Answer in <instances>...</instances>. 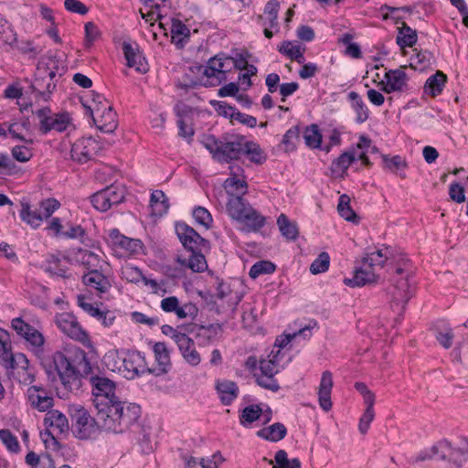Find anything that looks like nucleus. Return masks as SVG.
Wrapping results in <instances>:
<instances>
[{
  "label": "nucleus",
  "instance_id": "nucleus-7",
  "mask_svg": "<svg viewBox=\"0 0 468 468\" xmlns=\"http://www.w3.org/2000/svg\"><path fill=\"white\" fill-rule=\"evenodd\" d=\"M39 121L38 130L41 134H48L51 131L65 132L71 123V117L67 112H53L50 107H42L33 112Z\"/></svg>",
  "mask_w": 468,
  "mask_h": 468
},
{
  "label": "nucleus",
  "instance_id": "nucleus-41",
  "mask_svg": "<svg viewBox=\"0 0 468 468\" xmlns=\"http://www.w3.org/2000/svg\"><path fill=\"white\" fill-rule=\"evenodd\" d=\"M447 77L441 71H437L434 75L431 76L425 83V92L436 97L441 94L445 85Z\"/></svg>",
  "mask_w": 468,
  "mask_h": 468
},
{
  "label": "nucleus",
  "instance_id": "nucleus-54",
  "mask_svg": "<svg viewBox=\"0 0 468 468\" xmlns=\"http://www.w3.org/2000/svg\"><path fill=\"white\" fill-rule=\"evenodd\" d=\"M374 419V409L371 402V395L368 396L367 409L359 420L358 429L362 434H366Z\"/></svg>",
  "mask_w": 468,
  "mask_h": 468
},
{
  "label": "nucleus",
  "instance_id": "nucleus-62",
  "mask_svg": "<svg viewBox=\"0 0 468 468\" xmlns=\"http://www.w3.org/2000/svg\"><path fill=\"white\" fill-rule=\"evenodd\" d=\"M211 105L215 108L219 115H222L226 118H230L233 120L234 112L237 108L228 104L226 101H211Z\"/></svg>",
  "mask_w": 468,
  "mask_h": 468
},
{
  "label": "nucleus",
  "instance_id": "nucleus-64",
  "mask_svg": "<svg viewBox=\"0 0 468 468\" xmlns=\"http://www.w3.org/2000/svg\"><path fill=\"white\" fill-rule=\"evenodd\" d=\"M11 153H12V156L16 161L21 162V163H26V162L29 161L33 156L31 150L28 147L24 146V145L14 146L11 150Z\"/></svg>",
  "mask_w": 468,
  "mask_h": 468
},
{
  "label": "nucleus",
  "instance_id": "nucleus-34",
  "mask_svg": "<svg viewBox=\"0 0 468 468\" xmlns=\"http://www.w3.org/2000/svg\"><path fill=\"white\" fill-rule=\"evenodd\" d=\"M277 226L281 235L288 241H295L299 237V228L294 220L290 218L283 213L277 218Z\"/></svg>",
  "mask_w": 468,
  "mask_h": 468
},
{
  "label": "nucleus",
  "instance_id": "nucleus-8",
  "mask_svg": "<svg viewBox=\"0 0 468 468\" xmlns=\"http://www.w3.org/2000/svg\"><path fill=\"white\" fill-rule=\"evenodd\" d=\"M176 236L182 246L189 252L197 250H205L207 252L211 249V243L204 239L192 227L185 222H177L175 227Z\"/></svg>",
  "mask_w": 468,
  "mask_h": 468
},
{
  "label": "nucleus",
  "instance_id": "nucleus-40",
  "mask_svg": "<svg viewBox=\"0 0 468 468\" xmlns=\"http://www.w3.org/2000/svg\"><path fill=\"white\" fill-rule=\"evenodd\" d=\"M0 40L3 45L15 47L17 42V34L13 25L0 13Z\"/></svg>",
  "mask_w": 468,
  "mask_h": 468
},
{
  "label": "nucleus",
  "instance_id": "nucleus-14",
  "mask_svg": "<svg viewBox=\"0 0 468 468\" xmlns=\"http://www.w3.org/2000/svg\"><path fill=\"white\" fill-rule=\"evenodd\" d=\"M85 107L92 118L93 123L101 133H112L116 130L118 126L117 113L111 105L104 107L103 110L99 106L94 109L90 106Z\"/></svg>",
  "mask_w": 468,
  "mask_h": 468
},
{
  "label": "nucleus",
  "instance_id": "nucleus-6",
  "mask_svg": "<svg viewBox=\"0 0 468 468\" xmlns=\"http://www.w3.org/2000/svg\"><path fill=\"white\" fill-rule=\"evenodd\" d=\"M467 452L460 448H452L447 440H442L434 444L431 449L422 451L415 459V462H422L429 459L448 461L455 468H462L467 462Z\"/></svg>",
  "mask_w": 468,
  "mask_h": 468
},
{
  "label": "nucleus",
  "instance_id": "nucleus-29",
  "mask_svg": "<svg viewBox=\"0 0 468 468\" xmlns=\"http://www.w3.org/2000/svg\"><path fill=\"white\" fill-rule=\"evenodd\" d=\"M222 332V324L215 323L208 325H198L195 336L198 346H206L215 342L221 335Z\"/></svg>",
  "mask_w": 468,
  "mask_h": 468
},
{
  "label": "nucleus",
  "instance_id": "nucleus-51",
  "mask_svg": "<svg viewBox=\"0 0 468 468\" xmlns=\"http://www.w3.org/2000/svg\"><path fill=\"white\" fill-rule=\"evenodd\" d=\"M276 270V265L271 261H260L254 263L249 271V275L252 279L258 278L262 274H271Z\"/></svg>",
  "mask_w": 468,
  "mask_h": 468
},
{
  "label": "nucleus",
  "instance_id": "nucleus-18",
  "mask_svg": "<svg viewBox=\"0 0 468 468\" xmlns=\"http://www.w3.org/2000/svg\"><path fill=\"white\" fill-rule=\"evenodd\" d=\"M229 169L231 176L225 180L224 188L229 196L237 198L238 205H246L242 196L247 192L248 185L244 179L238 177L239 173L243 172V169L239 165H231Z\"/></svg>",
  "mask_w": 468,
  "mask_h": 468
},
{
  "label": "nucleus",
  "instance_id": "nucleus-28",
  "mask_svg": "<svg viewBox=\"0 0 468 468\" xmlns=\"http://www.w3.org/2000/svg\"><path fill=\"white\" fill-rule=\"evenodd\" d=\"M333 388V375L330 371L326 370L322 373L319 389L318 399L319 405L324 411H329L332 409L331 392Z\"/></svg>",
  "mask_w": 468,
  "mask_h": 468
},
{
  "label": "nucleus",
  "instance_id": "nucleus-46",
  "mask_svg": "<svg viewBox=\"0 0 468 468\" xmlns=\"http://www.w3.org/2000/svg\"><path fill=\"white\" fill-rule=\"evenodd\" d=\"M45 78H36L34 83L30 85L33 92H37V97L42 98L45 101L49 100L50 93L56 89V84L48 81L46 84Z\"/></svg>",
  "mask_w": 468,
  "mask_h": 468
},
{
  "label": "nucleus",
  "instance_id": "nucleus-10",
  "mask_svg": "<svg viewBox=\"0 0 468 468\" xmlns=\"http://www.w3.org/2000/svg\"><path fill=\"white\" fill-rule=\"evenodd\" d=\"M228 213L249 232H257L266 224V218L252 207H227Z\"/></svg>",
  "mask_w": 468,
  "mask_h": 468
},
{
  "label": "nucleus",
  "instance_id": "nucleus-61",
  "mask_svg": "<svg viewBox=\"0 0 468 468\" xmlns=\"http://www.w3.org/2000/svg\"><path fill=\"white\" fill-rule=\"evenodd\" d=\"M174 313L176 314L178 319H185L186 317L194 319L197 316L198 308L194 303L188 302L183 305L178 304Z\"/></svg>",
  "mask_w": 468,
  "mask_h": 468
},
{
  "label": "nucleus",
  "instance_id": "nucleus-24",
  "mask_svg": "<svg viewBox=\"0 0 468 468\" xmlns=\"http://www.w3.org/2000/svg\"><path fill=\"white\" fill-rule=\"evenodd\" d=\"M378 276L375 273V270L367 268L366 263L362 261V265L355 268L352 278H345L343 282L345 285L355 288L362 287L366 284L373 283L378 281Z\"/></svg>",
  "mask_w": 468,
  "mask_h": 468
},
{
  "label": "nucleus",
  "instance_id": "nucleus-47",
  "mask_svg": "<svg viewBox=\"0 0 468 468\" xmlns=\"http://www.w3.org/2000/svg\"><path fill=\"white\" fill-rule=\"evenodd\" d=\"M262 414V409L258 404H252L243 409L239 415V423L247 426L258 420Z\"/></svg>",
  "mask_w": 468,
  "mask_h": 468
},
{
  "label": "nucleus",
  "instance_id": "nucleus-48",
  "mask_svg": "<svg viewBox=\"0 0 468 468\" xmlns=\"http://www.w3.org/2000/svg\"><path fill=\"white\" fill-rule=\"evenodd\" d=\"M45 271L64 278L67 267L61 264V260L58 256L50 254L45 261Z\"/></svg>",
  "mask_w": 468,
  "mask_h": 468
},
{
  "label": "nucleus",
  "instance_id": "nucleus-15",
  "mask_svg": "<svg viewBox=\"0 0 468 468\" xmlns=\"http://www.w3.org/2000/svg\"><path fill=\"white\" fill-rule=\"evenodd\" d=\"M380 10L383 12L384 10H388V13H382L383 20L392 19L396 25L401 24V27H398V35L396 37V42L399 46L403 54L406 53L405 48L410 47V27L406 22L402 21V17L399 15L400 10L410 12V6L405 5L403 7H390L387 5L381 6Z\"/></svg>",
  "mask_w": 468,
  "mask_h": 468
},
{
  "label": "nucleus",
  "instance_id": "nucleus-13",
  "mask_svg": "<svg viewBox=\"0 0 468 468\" xmlns=\"http://www.w3.org/2000/svg\"><path fill=\"white\" fill-rule=\"evenodd\" d=\"M54 322L58 328L69 337L82 343L89 339L88 334L72 313L57 314Z\"/></svg>",
  "mask_w": 468,
  "mask_h": 468
},
{
  "label": "nucleus",
  "instance_id": "nucleus-63",
  "mask_svg": "<svg viewBox=\"0 0 468 468\" xmlns=\"http://www.w3.org/2000/svg\"><path fill=\"white\" fill-rule=\"evenodd\" d=\"M338 215L345 220L355 225L360 223V216L353 209V207H336Z\"/></svg>",
  "mask_w": 468,
  "mask_h": 468
},
{
  "label": "nucleus",
  "instance_id": "nucleus-9",
  "mask_svg": "<svg viewBox=\"0 0 468 468\" xmlns=\"http://www.w3.org/2000/svg\"><path fill=\"white\" fill-rule=\"evenodd\" d=\"M123 361L120 374L126 379H134L142 375L150 374L144 355L137 350L122 349Z\"/></svg>",
  "mask_w": 468,
  "mask_h": 468
},
{
  "label": "nucleus",
  "instance_id": "nucleus-31",
  "mask_svg": "<svg viewBox=\"0 0 468 468\" xmlns=\"http://www.w3.org/2000/svg\"><path fill=\"white\" fill-rule=\"evenodd\" d=\"M170 33L172 43L179 48H184L190 37L189 28L177 18L171 19Z\"/></svg>",
  "mask_w": 468,
  "mask_h": 468
},
{
  "label": "nucleus",
  "instance_id": "nucleus-1",
  "mask_svg": "<svg viewBox=\"0 0 468 468\" xmlns=\"http://www.w3.org/2000/svg\"><path fill=\"white\" fill-rule=\"evenodd\" d=\"M40 364L52 385L59 382L69 391L78 390L81 378L89 377L93 404L96 409H101V412L119 399L115 395V383L108 378L93 375L87 353L80 347L57 351L52 356L42 357Z\"/></svg>",
  "mask_w": 468,
  "mask_h": 468
},
{
  "label": "nucleus",
  "instance_id": "nucleus-39",
  "mask_svg": "<svg viewBox=\"0 0 468 468\" xmlns=\"http://www.w3.org/2000/svg\"><path fill=\"white\" fill-rule=\"evenodd\" d=\"M243 149L242 155H247L251 163L262 165L266 162L267 154L258 143L244 140Z\"/></svg>",
  "mask_w": 468,
  "mask_h": 468
},
{
  "label": "nucleus",
  "instance_id": "nucleus-22",
  "mask_svg": "<svg viewBox=\"0 0 468 468\" xmlns=\"http://www.w3.org/2000/svg\"><path fill=\"white\" fill-rule=\"evenodd\" d=\"M82 283L94 290L96 294L100 297L106 293L112 288V283L109 278L102 273V271H86L81 278Z\"/></svg>",
  "mask_w": 468,
  "mask_h": 468
},
{
  "label": "nucleus",
  "instance_id": "nucleus-12",
  "mask_svg": "<svg viewBox=\"0 0 468 468\" xmlns=\"http://www.w3.org/2000/svg\"><path fill=\"white\" fill-rule=\"evenodd\" d=\"M11 325L16 334L32 346V350L39 357L43 354L44 335L21 317L14 318L11 321Z\"/></svg>",
  "mask_w": 468,
  "mask_h": 468
},
{
  "label": "nucleus",
  "instance_id": "nucleus-56",
  "mask_svg": "<svg viewBox=\"0 0 468 468\" xmlns=\"http://www.w3.org/2000/svg\"><path fill=\"white\" fill-rule=\"evenodd\" d=\"M280 2L278 0H269L264 7V14L268 16V26L270 27H278V12Z\"/></svg>",
  "mask_w": 468,
  "mask_h": 468
},
{
  "label": "nucleus",
  "instance_id": "nucleus-50",
  "mask_svg": "<svg viewBox=\"0 0 468 468\" xmlns=\"http://www.w3.org/2000/svg\"><path fill=\"white\" fill-rule=\"evenodd\" d=\"M275 464L273 468H301V462L298 458L288 459L284 450H279L275 453Z\"/></svg>",
  "mask_w": 468,
  "mask_h": 468
},
{
  "label": "nucleus",
  "instance_id": "nucleus-60",
  "mask_svg": "<svg viewBox=\"0 0 468 468\" xmlns=\"http://www.w3.org/2000/svg\"><path fill=\"white\" fill-rule=\"evenodd\" d=\"M78 305L89 314L90 316L96 318L98 321L101 318V314L103 310H101L97 305L95 306L93 303H88L86 301V296L83 294H80L77 297Z\"/></svg>",
  "mask_w": 468,
  "mask_h": 468
},
{
  "label": "nucleus",
  "instance_id": "nucleus-44",
  "mask_svg": "<svg viewBox=\"0 0 468 468\" xmlns=\"http://www.w3.org/2000/svg\"><path fill=\"white\" fill-rule=\"evenodd\" d=\"M123 361L122 349L121 350H109L102 358V363L111 371L118 372L122 370Z\"/></svg>",
  "mask_w": 468,
  "mask_h": 468
},
{
  "label": "nucleus",
  "instance_id": "nucleus-53",
  "mask_svg": "<svg viewBox=\"0 0 468 468\" xmlns=\"http://www.w3.org/2000/svg\"><path fill=\"white\" fill-rule=\"evenodd\" d=\"M300 141V129L295 125L290 128L282 140L286 152H292L296 149V143Z\"/></svg>",
  "mask_w": 468,
  "mask_h": 468
},
{
  "label": "nucleus",
  "instance_id": "nucleus-2",
  "mask_svg": "<svg viewBox=\"0 0 468 468\" xmlns=\"http://www.w3.org/2000/svg\"><path fill=\"white\" fill-rule=\"evenodd\" d=\"M390 260L393 273L398 277H394L396 287L403 292L402 298L404 304L402 309L405 310L406 304L410 299V260L408 254L399 250H393L391 247H383L376 250L367 253L362 259L367 268L375 270L376 267L383 268L384 264Z\"/></svg>",
  "mask_w": 468,
  "mask_h": 468
},
{
  "label": "nucleus",
  "instance_id": "nucleus-23",
  "mask_svg": "<svg viewBox=\"0 0 468 468\" xmlns=\"http://www.w3.org/2000/svg\"><path fill=\"white\" fill-rule=\"evenodd\" d=\"M109 236L114 247L122 249L130 254H139L144 248L141 239L126 237L118 229H111Z\"/></svg>",
  "mask_w": 468,
  "mask_h": 468
},
{
  "label": "nucleus",
  "instance_id": "nucleus-30",
  "mask_svg": "<svg viewBox=\"0 0 468 468\" xmlns=\"http://www.w3.org/2000/svg\"><path fill=\"white\" fill-rule=\"evenodd\" d=\"M178 349L184 360L192 367H197L201 362V356L195 346L194 340L186 335L177 344Z\"/></svg>",
  "mask_w": 468,
  "mask_h": 468
},
{
  "label": "nucleus",
  "instance_id": "nucleus-16",
  "mask_svg": "<svg viewBox=\"0 0 468 468\" xmlns=\"http://www.w3.org/2000/svg\"><path fill=\"white\" fill-rule=\"evenodd\" d=\"M91 205H120L132 202L126 196V189L121 185H111L90 197Z\"/></svg>",
  "mask_w": 468,
  "mask_h": 468
},
{
  "label": "nucleus",
  "instance_id": "nucleus-21",
  "mask_svg": "<svg viewBox=\"0 0 468 468\" xmlns=\"http://www.w3.org/2000/svg\"><path fill=\"white\" fill-rule=\"evenodd\" d=\"M27 395L31 407L38 411H48L54 405L52 396H49L41 386H30L27 390Z\"/></svg>",
  "mask_w": 468,
  "mask_h": 468
},
{
  "label": "nucleus",
  "instance_id": "nucleus-36",
  "mask_svg": "<svg viewBox=\"0 0 468 468\" xmlns=\"http://www.w3.org/2000/svg\"><path fill=\"white\" fill-rule=\"evenodd\" d=\"M407 66H401L397 69H390L386 72L385 78L387 80V91L400 90L406 85L407 74L403 70Z\"/></svg>",
  "mask_w": 468,
  "mask_h": 468
},
{
  "label": "nucleus",
  "instance_id": "nucleus-3",
  "mask_svg": "<svg viewBox=\"0 0 468 468\" xmlns=\"http://www.w3.org/2000/svg\"><path fill=\"white\" fill-rule=\"evenodd\" d=\"M101 412L103 425L107 432L122 433L135 424L141 417L142 410L139 404L113 400Z\"/></svg>",
  "mask_w": 468,
  "mask_h": 468
},
{
  "label": "nucleus",
  "instance_id": "nucleus-26",
  "mask_svg": "<svg viewBox=\"0 0 468 468\" xmlns=\"http://www.w3.org/2000/svg\"><path fill=\"white\" fill-rule=\"evenodd\" d=\"M122 51L127 60V66L130 68H135L138 72L144 73L147 71V63L144 60L142 53L139 50L138 45L135 43L134 46L128 43H122Z\"/></svg>",
  "mask_w": 468,
  "mask_h": 468
},
{
  "label": "nucleus",
  "instance_id": "nucleus-11",
  "mask_svg": "<svg viewBox=\"0 0 468 468\" xmlns=\"http://www.w3.org/2000/svg\"><path fill=\"white\" fill-rule=\"evenodd\" d=\"M232 60L231 57L226 56L224 53H218L207 61V67L203 69V75L207 78L204 83L205 87H212L221 83L226 80L227 64Z\"/></svg>",
  "mask_w": 468,
  "mask_h": 468
},
{
  "label": "nucleus",
  "instance_id": "nucleus-35",
  "mask_svg": "<svg viewBox=\"0 0 468 468\" xmlns=\"http://www.w3.org/2000/svg\"><path fill=\"white\" fill-rule=\"evenodd\" d=\"M257 436L271 442H277L287 435V428L282 422H275L257 431Z\"/></svg>",
  "mask_w": 468,
  "mask_h": 468
},
{
  "label": "nucleus",
  "instance_id": "nucleus-20",
  "mask_svg": "<svg viewBox=\"0 0 468 468\" xmlns=\"http://www.w3.org/2000/svg\"><path fill=\"white\" fill-rule=\"evenodd\" d=\"M153 352L154 354L155 365L153 367H150V374L160 377L168 373L172 368V363L170 351L165 343H155L153 347Z\"/></svg>",
  "mask_w": 468,
  "mask_h": 468
},
{
  "label": "nucleus",
  "instance_id": "nucleus-52",
  "mask_svg": "<svg viewBox=\"0 0 468 468\" xmlns=\"http://www.w3.org/2000/svg\"><path fill=\"white\" fill-rule=\"evenodd\" d=\"M279 352L280 351H278L276 355H272V351L271 354L269 356V359L262 358L260 360L259 367L262 377L271 378L274 377L278 373V369H276V367L278 363L277 356Z\"/></svg>",
  "mask_w": 468,
  "mask_h": 468
},
{
  "label": "nucleus",
  "instance_id": "nucleus-55",
  "mask_svg": "<svg viewBox=\"0 0 468 468\" xmlns=\"http://www.w3.org/2000/svg\"><path fill=\"white\" fill-rule=\"evenodd\" d=\"M330 257L327 252H321L317 258L312 262L310 271L313 274L325 272L329 269Z\"/></svg>",
  "mask_w": 468,
  "mask_h": 468
},
{
  "label": "nucleus",
  "instance_id": "nucleus-42",
  "mask_svg": "<svg viewBox=\"0 0 468 468\" xmlns=\"http://www.w3.org/2000/svg\"><path fill=\"white\" fill-rule=\"evenodd\" d=\"M348 99L352 102V108L356 112V122L357 123H363L368 119V109L359 94L356 91H350L348 93Z\"/></svg>",
  "mask_w": 468,
  "mask_h": 468
},
{
  "label": "nucleus",
  "instance_id": "nucleus-37",
  "mask_svg": "<svg viewBox=\"0 0 468 468\" xmlns=\"http://www.w3.org/2000/svg\"><path fill=\"white\" fill-rule=\"evenodd\" d=\"M44 425L47 428H56L59 433L68 431L69 429L67 417L57 410H49L44 418Z\"/></svg>",
  "mask_w": 468,
  "mask_h": 468
},
{
  "label": "nucleus",
  "instance_id": "nucleus-49",
  "mask_svg": "<svg viewBox=\"0 0 468 468\" xmlns=\"http://www.w3.org/2000/svg\"><path fill=\"white\" fill-rule=\"evenodd\" d=\"M384 167L388 168L391 172L399 175L400 177L405 178L407 169V163L399 155H395L392 158L383 156Z\"/></svg>",
  "mask_w": 468,
  "mask_h": 468
},
{
  "label": "nucleus",
  "instance_id": "nucleus-33",
  "mask_svg": "<svg viewBox=\"0 0 468 468\" xmlns=\"http://www.w3.org/2000/svg\"><path fill=\"white\" fill-rule=\"evenodd\" d=\"M204 252L205 250L193 251L188 259L178 257L177 262L181 266L190 269L193 272H203L207 269Z\"/></svg>",
  "mask_w": 468,
  "mask_h": 468
},
{
  "label": "nucleus",
  "instance_id": "nucleus-17",
  "mask_svg": "<svg viewBox=\"0 0 468 468\" xmlns=\"http://www.w3.org/2000/svg\"><path fill=\"white\" fill-rule=\"evenodd\" d=\"M100 149L101 146L94 138L82 137L72 144L70 155L74 161L84 164L96 155Z\"/></svg>",
  "mask_w": 468,
  "mask_h": 468
},
{
  "label": "nucleus",
  "instance_id": "nucleus-5",
  "mask_svg": "<svg viewBox=\"0 0 468 468\" xmlns=\"http://www.w3.org/2000/svg\"><path fill=\"white\" fill-rule=\"evenodd\" d=\"M97 413L92 417L89 410L79 404L69 406L68 413L70 417L72 432L80 440L96 438L101 431H106L103 425V418L101 416V409H96Z\"/></svg>",
  "mask_w": 468,
  "mask_h": 468
},
{
  "label": "nucleus",
  "instance_id": "nucleus-4",
  "mask_svg": "<svg viewBox=\"0 0 468 468\" xmlns=\"http://www.w3.org/2000/svg\"><path fill=\"white\" fill-rule=\"evenodd\" d=\"M245 137L239 134L225 133L220 138L213 134H205L201 140L203 146L212 154V158L220 164H230L242 156Z\"/></svg>",
  "mask_w": 468,
  "mask_h": 468
},
{
  "label": "nucleus",
  "instance_id": "nucleus-59",
  "mask_svg": "<svg viewBox=\"0 0 468 468\" xmlns=\"http://www.w3.org/2000/svg\"><path fill=\"white\" fill-rule=\"evenodd\" d=\"M0 440L10 452H19L20 445L17 438L9 430H0Z\"/></svg>",
  "mask_w": 468,
  "mask_h": 468
},
{
  "label": "nucleus",
  "instance_id": "nucleus-38",
  "mask_svg": "<svg viewBox=\"0 0 468 468\" xmlns=\"http://www.w3.org/2000/svg\"><path fill=\"white\" fill-rule=\"evenodd\" d=\"M78 261L87 271H102V260L99 255L88 250H80Z\"/></svg>",
  "mask_w": 468,
  "mask_h": 468
},
{
  "label": "nucleus",
  "instance_id": "nucleus-58",
  "mask_svg": "<svg viewBox=\"0 0 468 468\" xmlns=\"http://www.w3.org/2000/svg\"><path fill=\"white\" fill-rule=\"evenodd\" d=\"M0 358L5 361H13L9 335L4 329H0Z\"/></svg>",
  "mask_w": 468,
  "mask_h": 468
},
{
  "label": "nucleus",
  "instance_id": "nucleus-32",
  "mask_svg": "<svg viewBox=\"0 0 468 468\" xmlns=\"http://www.w3.org/2000/svg\"><path fill=\"white\" fill-rule=\"evenodd\" d=\"M356 159L355 149L343 153L331 164V174L334 177H344L347 168Z\"/></svg>",
  "mask_w": 468,
  "mask_h": 468
},
{
  "label": "nucleus",
  "instance_id": "nucleus-25",
  "mask_svg": "<svg viewBox=\"0 0 468 468\" xmlns=\"http://www.w3.org/2000/svg\"><path fill=\"white\" fill-rule=\"evenodd\" d=\"M417 32L411 29V69L424 71L431 65L432 55L428 50H419L414 48L417 42Z\"/></svg>",
  "mask_w": 468,
  "mask_h": 468
},
{
  "label": "nucleus",
  "instance_id": "nucleus-19",
  "mask_svg": "<svg viewBox=\"0 0 468 468\" xmlns=\"http://www.w3.org/2000/svg\"><path fill=\"white\" fill-rule=\"evenodd\" d=\"M22 207L19 216L21 219L33 229H37L44 219L52 216L59 207Z\"/></svg>",
  "mask_w": 468,
  "mask_h": 468
},
{
  "label": "nucleus",
  "instance_id": "nucleus-45",
  "mask_svg": "<svg viewBox=\"0 0 468 468\" xmlns=\"http://www.w3.org/2000/svg\"><path fill=\"white\" fill-rule=\"evenodd\" d=\"M317 324L316 321H310L309 324L300 329L297 333L293 334H283L279 335L275 340V346L283 348L289 345V343L297 335H303V337L311 336V329Z\"/></svg>",
  "mask_w": 468,
  "mask_h": 468
},
{
  "label": "nucleus",
  "instance_id": "nucleus-43",
  "mask_svg": "<svg viewBox=\"0 0 468 468\" xmlns=\"http://www.w3.org/2000/svg\"><path fill=\"white\" fill-rule=\"evenodd\" d=\"M304 144L311 149L322 148V134L317 124L306 126L303 134Z\"/></svg>",
  "mask_w": 468,
  "mask_h": 468
},
{
  "label": "nucleus",
  "instance_id": "nucleus-57",
  "mask_svg": "<svg viewBox=\"0 0 468 468\" xmlns=\"http://www.w3.org/2000/svg\"><path fill=\"white\" fill-rule=\"evenodd\" d=\"M192 216L197 224L204 226L206 229L210 228L213 219L206 207H195Z\"/></svg>",
  "mask_w": 468,
  "mask_h": 468
},
{
  "label": "nucleus",
  "instance_id": "nucleus-27",
  "mask_svg": "<svg viewBox=\"0 0 468 468\" xmlns=\"http://www.w3.org/2000/svg\"><path fill=\"white\" fill-rule=\"evenodd\" d=\"M216 390L220 402L224 406H229L239 397V388L235 381L229 379H218L216 382Z\"/></svg>",
  "mask_w": 468,
  "mask_h": 468
}]
</instances>
